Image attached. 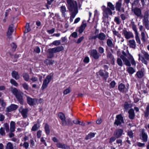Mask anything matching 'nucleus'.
<instances>
[{"label": "nucleus", "mask_w": 149, "mask_h": 149, "mask_svg": "<svg viewBox=\"0 0 149 149\" xmlns=\"http://www.w3.org/2000/svg\"><path fill=\"white\" fill-rule=\"evenodd\" d=\"M123 55L120 56V58L123 60L126 65L130 66L131 63L132 65L135 66L136 63L133 56L130 53L126 54L124 51L122 52Z\"/></svg>", "instance_id": "obj_1"}, {"label": "nucleus", "mask_w": 149, "mask_h": 149, "mask_svg": "<svg viewBox=\"0 0 149 149\" xmlns=\"http://www.w3.org/2000/svg\"><path fill=\"white\" fill-rule=\"evenodd\" d=\"M141 53L143 57L141 54H139V60L141 61L142 63L147 65L148 63L147 61H149V55L147 52L142 50H141Z\"/></svg>", "instance_id": "obj_2"}, {"label": "nucleus", "mask_w": 149, "mask_h": 149, "mask_svg": "<svg viewBox=\"0 0 149 149\" xmlns=\"http://www.w3.org/2000/svg\"><path fill=\"white\" fill-rule=\"evenodd\" d=\"M12 92L16 96L18 101L21 104H23L24 103V101L22 97V95L23 93L20 91L18 90L15 88H14L13 89Z\"/></svg>", "instance_id": "obj_3"}, {"label": "nucleus", "mask_w": 149, "mask_h": 149, "mask_svg": "<svg viewBox=\"0 0 149 149\" xmlns=\"http://www.w3.org/2000/svg\"><path fill=\"white\" fill-rule=\"evenodd\" d=\"M67 7L69 11L77 10V4L76 1L74 0H67Z\"/></svg>", "instance_id": "obj_4"}, {"label": "nucleus", "mask_w": 149, "mask_h": 149, "mask_svg": "<svg viewBox=\"0 0 149 149\" xmlns=\"http://www.w3.org/2000/svg\"><path fill=\"white\" fill-rule=\"evenodd\" d=\"M143 19L142 22L143 25L145 26L146 29H149V11L148 10L146 11L143 15Z\"/></svg>", "instance_id": "obj_5"}, {"label": "nucleus", "mask_w": 149, "mask_h": 149, "mask_svg": "<svg viewBox=\"0 0 149 149\" xmlns=\"http://www.w3.org/2000/svg\"><path fill=\"white\" fill-rule=\"evenodd\" d=\"M102 9L103 11V22H105L104 20V17L107 18L109 15H111L112 14V12L109 8H106L105 6H103L102 7Z\"/></svg>", "instance_id": "obj_6"}, {"label": "nucleus", "mask_w": 149, "mask_h": 149, "mask_svg": "<svg viewBox=\"0 0 149 149\" xmlns=\"http://www.w3.org/2000/svg\"><path fill=\"white\" fill-rule=\"evenodd\" d=\"M52 76L51 75H48L45 79L44 80L41 87V89L43 90L46 88L48 86V84L51 80Z\"/></svg>", "instance_id": "obj_7"}, {"label": "nucleus", "mask_w": 149, "mask_h": 149, "mask_svg": "<svg viewBox=\"0 0 149 149\" xmlns=\"http://www.w3.org/2000/svg\"><path fill=\"white\" fill-rule=\"evenodd\" d=\"M26 98V101L27 103L30 106H33L36 104L38 101V100L36 98H33L30 97L25 95Z\"/></svg>", "instance_id": "obj_8"}, {"label": "nucleus", "mask_w": 149, "mask_h": 149, "mask_svg": "<svg viewBox=\"0 0 149 149\" xmlns=\"http://www.w3.org/2000/svg\"><path fill=\"white\" fill-rule=\"evenodd\" d=\"M124 123L123 118L121 114L117 115L114 123V124L117 126L120 125L122 123Z\"/></svg>", "instance_id": "obj_9"}, {"label": "nucleus", "mask_w": 149, "mask_h": 149, "mask_svg": "<svg viewBox=\"0 0 149 149\" xmlns=\"http://www.w3.org/2000/svg\"><path fill=\"white\" fill-rule=\"evenodd\" d=\"M91 57L95 59H98L100 56V54L97 52L96 50L92 49L89 52Z\"/></svg>", "instance_id": "obj_10"}, {"label": "nucleus", "mask_w": 149, "mask_h": 149, "mask_svg": "<svg viewBox=\"0 0 149 149\" xmlns=\"http://www.w3.org/2000/svg\"><path fill=\"white\" fill-rule=\"evenodd\" d=\"M140 136V139L143 141V142H146L148 141V136L144 129L141 130Z\"/></svg>", "instance_id": "obj_11"}, {"label": "nucleus", "mask_w": 149, "mask_h": 149, "mask_svg": "<svg viewBox=\"0 0 149 149\" xmlns=\"http://www.w3.org/2000/svg\"><path fill=\"white\" fill-rule=\"evenodd\" d=\"M123 33L126 39H129L134 37L131 31H128L126 29L123 30Z\"/></svg>", "instance_id": "obj_12"}, {"label": "nucleus", "mask_w": 149, "mask_h": 149, "mask_svg": "<svg viewBox=\"0 0 149 149\" xmlns=\"http://www.w3.org/2000/svg\"><path fill=\"white\" fill-rule=\"evenodd\" d=\"M56 147L62 149H70V147L67 145L61 142H58L56 144Z\"/></svg>", "instance_id": "obj_13"}, {"label": "nucleus", "mask_w": 149, "mask_h": 149, "mask_svg": "<svg viewBox=\"0 0 149 149\" xmlns=\"http://www.w3.org/2000/svg\"><path fill=\"white\" fill-rule=\"evenodd\" d=\"M19 110L24 118H26L27 117L28 111L27 109H24L22 107H21L19 108Z\"/></svg>", "instance_id": "obj_14"}, {"label": "nucleus", "mask_w": 149, "mask_h": 149, "mask_svg": "<svg viewBox=\"0 0 149 149\" xmlns=\"http://www.w3.org/2000/svg\"><path fill=\"white\" fill-rule=\"evenodd\" d=\"M60 10L62 13V17L65 18H66L67 17L66 13L68 10H67L65 6L64 5H62L60 7Z\"/></svg>", "instance_id": "obj_15"}, {"label": "nucleus", "mask_w": 149, "mask_h": 149, "mask_svg": "<svg viewBox=\"0 0 149 149\" xmlns=\"http://www.w3.org/2000/svg\"><path fill=\"white\" fill-rule=\"evenodd\" d=\"M58 116L61 120L63 125H66L67 123L64 114L62 112H60L58 114Z\"/></svg>", "instance_id": "obj_16"}, {"label": "nucleus", "mask_w": 149, "mask_h": 149, "mask_svg": "<svg viewBox=\"0 0 149 149\" xmlns=\"http://www.w3.org/2000/svg\"><path fill=\"white\" fill-rule=\"evenodd\" d=\"M133 11L137 17H140L141 18H142L143 15H142L141 10L140 9L135 8L133 10Z\"/></svg>", "instance_id": "obj_17"}, {"label": "nucleus", "mask_w": 149, "mask_h": 149, "mask_svg": "<svg viewBox=\"0 0 149 149\" xmlns=\"http://www.w3.org/2000/svg\"><path fill=\"white\" fill-rule=\"evenodd\" d=\"M123 130L121 129H117L114 132L113 135L116 138H120L122 135Z\"/></svg>", "instance_id": "obj_18"}, {"label": "nucleus", "mask_w": 149, "mask_h": 149, "mask_svg": "<svg viewBox=\"0 0 149 149\" xmlns=\"http://www.w3.org/2000/svg\"><path fill=\"white\" fill-rule=\"evenodd\" d=\"M48 52L49 55L48 56V58H51L53 56V54L56 53L55 48H50L48 49Z\"/></svg>", "instance_id": "obj_19"}, {"label": "nucleus", "mask_w": 149, "mask_h": 149, "mask_svg": "<svg viewBox=\"0 0 149 149\" xmlns=\"http://www.w3.org/2000/svg\"><path fill=\"white\" fill-rule=\"evenodd\" d=\"M17 107L18 106L17 105L15 104H12L6 108V111L8 112H10L16 110Z\"/></svg>", "instance_id": "obj_20"}, {"label": "nucleus", "mask_w": 149, "mask_h": 149, "mask_svg": "<svg viewBox=\"0 0 149 149\" xmlns=\"http://www.w3.org/2000/svg\"><path fill=\"white\" fill-rule=\"evenodd\" d=\"M128 45L131 48H135L136 47V42L134 39L129 40Z\"/></svg>", "instance_id": "obj_21"}, {"label": "nucleus", "mask_w": 149, "mask_h": 149, "mask_svg": "<svg viewBox=\"0 0 149 149\" xmlns=\"http://www.w3.org/2000/svg\"><path fill=\"white\" fill-rule=\"evenodd\" d=\"M122 6V2L121 0H119L116 3V8L117 10L119 12L121 11V8Z\"/></svg>", "instance_id": "obj_22"}, {"label": "nucleus", "mask_w": 149, "mask_h": 149, "mask_svg": "<svg viewBox=\"0 0 149 149\" xmlns=\"http://www.w3.org/2000/svg\"><path fill=\"white\" fill-rule=\"evenodd\" d=\"M129 118L131 119H133L135 117L134 110L132 109H130L128 111Z\"/></svg>", "instance_id": "obj_23"}, {"label": "nucleus", "mask_w": 149, "mask_h": 149, "mask_svg": "<svg viewBox=\"0 0 149 149\" xmlns=\"http://www.w3.org/2000/svg\"><path fill=\"white\" fill-rule=\"evenodd\" d=\"M13 25H11L9 26L8 29V31L7 33V36L8 37H9L12 34L13 31Z\"/></svg>", "instance_id": "obj_24"}, {"label": "nucleus", "mask_w": 149, "mask_h": 149, "mask_svg": "<svg viewBox=\"0 0 149 149\" xmlns=\"http://www.w3.org/2000/svg\"><path fill=\"white\" fill-rule=\"evenodd\" d=\"M86 26V23H83L82 24L81 26L79 27V33H81L83 32Z\"/></svg>", "instance_id": "obj_25"}, {"label": "nucleus", "mask_w": 149, "mask_h": 149, "mask_svg": "<svg viewBox=\"0 0 149 149\" xmlns=\"http://www.w3.org/2000/svg\"><path fill=\"white\" fill-rule=\"evenodd\" d=\"M15 123L14 122L12 121L10 123V132H13L15 131Z\"/></svg>", "instance_id": "obj_26"}, {"label": "nucleus", "mask_w": 149, "mask_h": 149, "mask_svg": "<svg viewBox=\"0 0 149 149\" xmlns=\"http://www.w3.org/2000/svg\"><path fill=\"white\" fill-rule=\"evenodd\" d=\"M106 35L103 33H101L98 35V38L100 40H104L106 38Z\"/></svg>", "instance_id": "obj_27"}, {"label": "nucleus", "mask_w": 149, "mask_h": 149, "mask_svg": "<svg viewBox=\"0 0 149 149\" xmlns=\"http://www.w3.org/2000/svg\"><path fill=\"white\" fill-rule=\"evenodd\" d=\"M44 63L47 65H52L54 63V62L52 60L46 59L44 61Z\"/></svg>", "instance_id": "obj_28"}, {"label": "nucleus", "mask_w": 149, "mask_h": 149, "mask_svg": "<svg viewBox=\"0 0 149 149\" xmlns=\"http://www.w3.org/2000/svg\"><path fill=\"white\" fill-rule=\"evenodd\" d=\"M107 44L108 47H113L114 45L113 43L112 40L110 39H108L107 41Z\"/></svg>", "instance_id": "obj_29"}, {"label": "nucleus", "mask_w": 149, "mask_h": 149, "mask_svg": "<svg viewBox=\"0 0 149 149\" xmlns=\"http://www.w3.org/2000/svg\"><path fill=\"white\" fill-rule=\"evenodd\" d=\"M118 88L120 91L123 92L124 91L125 86L124 84L121 83L118 86Z\"/></svg>", "instance_id": "obj_30"}, {"label": "nucleus", "mask_w": 149, "mask_h": 149, "mask_svg": "<svg viewBox=\"0 0 149 149\" xmlns=\"http://www.w3.org/2000/svg\"><path fill=\"white\" fill-rule=\"evenodd\" d=\"M70 11L72 12V13L70 16V17L74 19L76 15L78 13V10L77 9Z\"/></svg>", "instance_id": "obj_31"}, {"label": "nucleus", "mask_w": 149, "mask_h": 149, "mask_svg": "<svg viewBox=\"0 0 149 149\" xmlns=\"http://www.w3.org/2000/svg\"><path fill=\"white\" fill-rule=\"evenodd\" d=\"M128 73L130 74H132L135 72V70L132 67H129L127 68Z\"/></svg>", "instance_id": "obj_32"}, {"label": "nucleus", "mask_w": 149, "mask_h": 149, "mask_svg": "<svg viewBox=\"0 0 149 149\" xmlns=\"http://www.w3.org/2000/svg\"><path fill=\"white\" fill-rule=\"evenodd\" d=\"M39 127L40 125L39 124L37 123L35 124L32 127L31 130L32 131H36L39 128Z\"/></svg>", "instance_id": "obj_33"}, {"label": "nucleus", "mask_w": 149, "mask_h": 149, "mask_svg": "<svg viewBox=\"0 0 149 149\" xmlns=\"http://www.w3.org/2000/svg\"><path fill=\"white\" fill-rule=\"evenodd\" d=\"M95 136V134L94 133H90L88 134L86 137L85 139L86 140H88L91 139L94 137Z\"/></svg>", "instance_id": "obj_34"}, {"label": "nucleus", "mask_w": 149, "mask_h": 149, "mask_svg": "<svg viewBox=\"0 0 149 149\" xmlns=\"http://www.w3.org/2000/svg\"><path fill=\"white\" fill-rule=\"evenodd\" d=\"M145 116L147 117L149 115V104L148 105L146 109L144 112Z\"/></svg>", "instance_id": "obj_35"}, {"label": "nucleus", "mask_w": 149, "mask_h": 149, "mask_svg": "<svg viewBox=\"0 0 149 149\" xmlns=\"http://www.w3.org/2000/svg\"><path fill=\"white\" fill-rule=\"evenodd\" d=\"M45 129L46 133L47 134H49L50 133V130L49 126L48 124H45Z\"/></svg>", "instance_id": "obj_36"}, {"label": "nucleus", "mask_w": 149, "mask_h": 149, "mask_svg": "<svg viewBox=\"0 0 149 149\" xmlns=\"http://www.w3.org/2000/svg\"><path fill=\"white\" fill-rule=\"evenodd\" d=\"M135 38L137 43L139 44H141V41L139 36V33L135 35Z\"/></svg>", "instance_id": "obj_37"}, {"label": "nucleus", "mask_w": 149, "mask_h": 149, "mask_svg": "<svg viewBox=\"0 0 149 149\" xmlns=\"http://www.w3.org/2000/svg\"><path fill=\"white\" fill-rule=\"evenodd\" d=\"M6 149H13V145L10 142H8L7 144Z\"/></svg>", "instance_id": "obj_38"}, {"label": "nucleus", "mask_w": 149, "mask_h": 149, "mask_svg": "<svg viewBox=\"0 0 149 149\" xmlns=\"http://www.w3.org/2000/svg\"><path fill=\"white\" fill-rule=\"evenodd\" d=\"M107 6L109 8L112 10H115V7L110 2H108L107 3Z\"/></svg>", "instance_id": "obj_39"}, {"label": "nucleus", "mask_w": 149, "mask_h": 149, "mask_svg": "<svg viewBox=\"0 0 149 149\" xmlns=\"http://www.w3.org/2000/svg\"><path fill=\"white\" fill-rule=\"evenodd\" d=\"M56 52H59L63 49V47L62 46H58L55 47Z\"/></svg>", "instance_id": "obj_40"}, {"label": "nucleus", "mask_w": 149, "mask_h": 149, "mask_svg": "<svg viewBox=\"0 0 149 149\" xmlns=\"http://www.w3.org/2000/svg\"><path fill=\"white\" fill-rule=\"evenodd\" d=\"M141 39L142 41L143 42H145L146 41V39L144 33L143 32H142L141 33Z\"/></svg>", "instance_id": "obj_41"}, {"label": "nucleus", "mask_w": 149, "mask_h": 149, "mask_svg": "<svg viewBox=\"0 0 149 149\" xmlns=\"http://www.w3.org/2000/svg\"><path fill=\"white\" fill-rule=\"evenodd\" d=\"M132 30L134 31V33H135V35L139 33L138 32V31H137V29L136 28V26L135 24H133L132 25Z\"/></svg>", "instance_id": "obj_42"}, {"label": "nucleus", "mask_w": 149, "mask_h": 149, "mask_svg": "<svg viewBox=\"0 0 149 149\" xmlns=\"http://www.w3.org/2000/svg\"><path fill=\"white\" fill-rule=\"evenodd\" d=\"M128 135L130 138H133V133L132 131H129L127 132Z\"/></svg>", "instance_id": "obj_43"}, {"label": "nucleus", "mask_w": 149, "mask_h": 149, "mask_svg": "<svg viewBox=\"0 0 149 149\" xmlns=\"http://www.w3.org/2000/svg\"><path fill=\"white\" fill-rule=\"evenodd\" d=\"M70 88L69 87L68 88L66 89L63 91V93L64 95H67L70 93Z\"/></svg>", "instance_id": "obj_44"}, {"label": "nucleus", "mask_w": 149, "mask_h": 149, "mask_svg": "<svg viewBox=\"0 0 149 149\" xmlns=\"http://www.w3.org/2000/svg\"><path fill=\"white\" fill-rule=\"evenodd\" d=\"M30 31V29L29 27V24H27L26 26V28L24 31V33H26Z\"/></svg>", "instance_id": "obj_45"}, {"label": "nucleus", "mask_w": 149, "mask_h": 149, "mask_svg": "<svg viewBox=\"0 0 149 149\" xmlns=\"http://www.w3.org/2000/svg\"><path fill=\"white\" fill-rule=\"evenodd\" d=\"M117 63L120 66H123V63L121 59L119 58H117Z\"/></svg>", "instance_id": "obj_46"}, {"label": "nucleus", "mask_w": 149, "mask_h": 149, "mask_svg": "<svg viewBox=\"0 0 149 149\" xmlns=\"http://www.w3.org/2000/svg\"><path fill=\"white\" fill-rule=\"evenodd\" d=\"M145 71L144 69H142L141 70H140L139 71H138L137 73L136 74H145Z\"/></svg>", "instance_id": "obj_47"}, {"label": "nucleus", "mask_w": 149, "mask_h": 149, "mask_svg": "<svg viewBox=\"0 0 149 149\" xmlns=\"http://www.w3.org/2000/svg\"><path fill=\"white\" fill-rule=\"evenodd\" d=\"M10 82L13 85L15 86H18V84L13 79H11L10 80Z\"/></svg>", "instance_id": "obj_48"}, {"label": "nucleus", "mask_w": 149, "mask_h": 149, "mask_svg": "<svg viewBox=\"0 0 149 149\" xmlns=\"http://www.w3.org/2000/svg\"><path fill=\"white\" fill-rule=\"evenodd\" d=\"M114 21L116 22L117 24H119L120 23V18L118 17H115L114 19Z\"/></svg>", "instance_id": "obj_49"}, {"label": "nucleus", "mask_w": 149, "mask_h": 149, "mask_svg": "<svg viewBox=\"0 0 149 149\" xmlns=\"http://www.w3.org/2000/svg\"><path fill=\"white\" fill-rule=\"evenodd\" d=\"M0 134L2 135H4L5 134L4 128L1 127L0 129Z\"/></svg>", "instance_id": "obj_50"}, {"label": "nucleus", "mask_w": 149, "mask_h": 149, "mask_svg": "<svg viewBox=\"0 0 149 149\" xmlns=\"http://www.w3.org/2000/svg\"><path fill=\"white\" fill-rule=\"evenodd\" d=\"M52 44L55 45H58L61 44L60 41L59 40H55L53 42Z\"/></svg>", "instance_id": "obj_51"}, {"label": "nucleus", "mask_w": 149, "mask_h": 149, "mask_svg": "<svg viewBox=\"0 0 149 149\" xmlns=\"http://www.w3.org/2000/svg\"><path fill=\"white\" fill-rule=\"evenodd\" d=\"M136 145L139 147H143L145 146V144L144 143H142L140 142H138L136 143Z\"/></svg>", "instance_id": "obj_52"}, {"label": "nucleus", "mask_w": 149, "mask_h": 149, "mask_svg": "<svg viewBox=\"0 0 149 149\" xmlns=\"http://www.w3.org/2000/svg\"><path fill=\"white\" fill-rule=\"evenodd\" d=\"M116 137L115 136H112L110 138L109 141V143H111L114 142L116 139Z\"/></svg>", "instance_id": "obj_53"}, {"label": "nucleus", "mask_w": 149, "mask_h": 149, "mask_svg": "<svg viewBox=\"0 0 149 149\" xmlns=\"http://www.w3.org/2000/svg\"><path fill=\"white\" fill-rule=\"evenodd\" d=\"M98 51L100 53L102 54L104 52V49L103 47H100L98 49Z\"/></svg>", "instance_id": "obj_54"}, {"label": "nucleus", "mask_w": 149, "mask_h": 149, "mask_svg": "<svg viewBox=\"0 0 149 149\" xmlns=\"http://www.w3.org/2000/svg\"><path fill=\"white\" fill-rule=\"evenodd\" d=\"M116 143L119 144L118 146H119L122 145V140L120 139H117L116 141Z\"/></svg>", "instance_id": "obj_55"}, {"label": "nucleus", "mask_w": 149, "mask_h": 149, "mask_svg": "<svg viewBox=\"0 0 149 149\" xmlns=\"http://www.w3.org/2000/svg\"><path fill=\"white\" fill-rule=\"evenodd\" d=\"M22 86L25 89L28 90L29 89L28 85L26 83L23 84Z\"/></svg>", "instance_id": "obj_56"}, {"label": "nucleus", "mask_w": 149, "mask_h": 149, "mask_svg": "<svg viewBox=\"0 0 149 149\" xmlns=\"http://www.w3.org/2000/svg\"><path fill=\"white\" fill-rule=\"evenodd\" d=\"M84 36H81L80 38H79L77 40V43L78 44H79L81 42V41L83 40L84 39Z\"/></svg>", "instance_id": "obj_57"}, {"label": "nucleus", "mask_w": 149, "mask_h": 149, "mask_svg": "<svg viewBox=\"0 0 149 149\" xmlns=\"http://www.w3.org/2000/svg\"><path fill=\"white\" fill-rule=\"evenodd\" d=\"M42 131L40 130H39L37 133V136L38 138H40L41 136Z\"/></svg>", "instance_id": "obj_58"}, {"label": "nucleus", "mask_w": 149, "mask_h": 149, "mask_svg": "<svg viewBox=\"0 0 149 149\" xmlns=\"http://www.w3.org/2000/svg\"><path fill=\"white\" fill-rule=\"evenodd\" d=\"M107 57L110 58L111 60H113V57L112 54L110 53H109L107 55Z\"/></svg>", "instance_id": "obj_59"}, {"label": "nucleus", "mask_w": 149, "mask_h": 149, "mask_svg": "<svg viewBox=\"0 0 149 149\" xmlns=\"http://www.w3.org/2000/svg\"><path fill=\"white\" fill-rule=\"evenodd\" d=\"M34 51L38 53H39L40 52V48L38 47H36L34 50Z\"/></svg>", "instance_id": "obj_60"}, {"label": "nucleus", "mask_w": 149, "mask_h": 149, "mask_svg": "<svg viewBox=\"0 0 149 149\" xmlns=\"http://www.w3.org/2000/svg\"><path fill=\"white\" fill-rule=\"evenodd\" d=\"M94 16L98 17L99 15V13L97 10H95L94 12Z\"/></svg>", "instance_id": "obj_61"}, {"label": "nucleus", "mask_w": 149, "mask_h": 149, "mask_svg": "<svg viewBox=\"0 0 149 149\" xmlns=\"http://www.w3.org/2000/svg\"><path fill=\"white\" fill-rule=\"evenodd\" d=\"M120 17L123 20H124L126 19L127 17L126 15L124 14H122L120 15Z\"/></svg>", "instance_id": "obj_62"}, {"label": "nucleus", "mask_w": 149, "mask_h": 149, "mask_svg": "<svg viewBox=\"0 0 149 149\" xmlns=\"http://www.w3.org/2000/svg\"><path fill=\"white\" fill-rule=\"evenodd\" d=\"M23 146L26 149H27L29 146V144L28 143L25 142L23 144Z\"/></svg>", "instance_id": "obj_63"}, {"label": "nucleus", "mask_w": 149, "mask_h": 149, "mask_svg": "<svg viewBox=\"0 0 149 149\" xmlns=\"http://www.w3.org/2000/svg\"><path fill=\"white\" fill-rule=\"evenodd\" d=\"M84 62L88 63L89 61V58L88 57H86L84 60Z\"/></svg>", "instance_id": "obj_64"}]
</instances>
